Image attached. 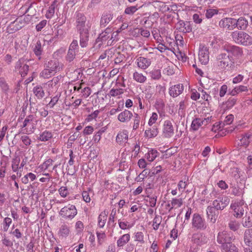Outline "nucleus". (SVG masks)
I'll return each mask as SVG.
<instances>
[{
  "instance_id": "nucleus-1",
  "label": "nucleus",
  "mask_w": 252,
  "mask_h": 252,
  "mask_svg": "<svg viewBox=\"0 0 252 252\" xmlns=\"http://www.w3.org/2000/svg\"><path fill=\"white\" fill-rule=\"evenodd\" d=\"M233 240V234L225 230L219 232L217 237V241L220 245V249L224 252H237V247L232 243Z\"/></svg>"
},
{
  "instance_id": "nucleus-2",
  "label": "nucleus",
  "mask_w": 252,
  "mask_h": 252,
  "mask_svg": "<svg viewBox=\"0 0 252 252\" xmlns=\"http://www.w3.org/2000/svg\"><path fill=\"white\" fill-rule=\"evenodd\" d=\"M216 64L221 69L229 70L234 67V61L229 55L220 53L217 58Z\"/></svg>"
},
{
  "instance_id": "nucleus-3",
  "label": "nucleus",
  "mask_w": 252,
  "mask_h": 252,
  "mask_svg": "<svg viewBox=\"0 0 252 252\" xmlns=\"http://www.w3.org/2000/svg\"><path fill=\"white\" fill-rule=\"evenodd\" d=\"M233 40L236 43L244 46L252 44V37L247 33L243 31H235L232 32Z\"/></svg>"
},
{
  "instance_id": "nucleus-4",
  "label": "nucleus",
  "mask_w": 252,
  "mask_h": 252,
  "mask_svg": "<svg viewBox=\"0 0 252 252\" xmlns=\"http://www.w3.org/2000/svg\"><path fill=\"white\" fill-rule=\"evenodd\" d=\"M230 207L234 211L233 215L236 218H241L244 215L245 209L247 208L243 199L233 201Z\"/></svg>"
},
{
  "instance_id": "nucleus-5",
  "label": "nucleus",
  "mask_w": 252,
  "mask_h": 252,
  "mask_svg": "<svg viewBox=\"0 0 252 252\" xmlns=\"http://www.w3.org/2000/svg\"><path fill=\"white\" fill-rule=\"evenodd\" d=\"M37 121L32 115L28 116L24 121L23 126H21L23 133L30 134L33 133L36 128Z\"/></svg>"
},
{
  "instance_id": "nucleus-6",
  "label": "nucleus",
  "mask_w": 252,
  "mask_h": 252,
  "mask_svg": "<svg viewBox=\"0 0 252 252\" xmlns=\"http://www.w3.org/2000/svg\"><path fill=\"white\" fill-rule=\"evenodd\" d=\"M77 213V209L74 205H68L63 208L60 212V215L65 219H72Z\"/></svg>"
},
{
  "instance_id": "nucleus-7",
  "label": "nucleus",
  "mask_w": 252,
  "mask_h": 252,
  "mask_svg": "<svg viewBox=\"0 0 252 252\" xmlns=\"http://www.w3.org/2000/svg\"><path fill=\"white\" fill-rule=\"evenodd\" d=\"M192 228L197 230H204L206 228L205 220L198 214H194L192 220Z\"/></svg>"
},
{
  "instance_id": "nucleus-8",
  "label": "nucleus",
  "mask_w": 252,
  "mask_h": 252,
  "mask_svg": "<svg viewBox=\"0 0 252 252\" xmlns=\"http://www.w3.org/2000/svg\"><path fill=\"white\" fill-rule=\"evenodd\" d=\"M230 199L227 196H219L214 200L213 206L217 210H223L229 203Z\"/></svg>"
},
{
  "instance_id": "nucleus-9",
  "label": "nucleus",
  "mask_w": 252,
  "mask_h": 252,
  "mask_svg": "<svg viewBox=\"0 0 252 252\" xmlns=\"http://www.w3.org/2000/svg\"><path fill=\"white\" fill-rule=\"evenodd\" d=\"M223 48L229 56L231 55L236 57H239L243 54L242 48L236 45H225Z\"/></svg>"
},
{
  "instance_id": "nucleus-10",
  "label": "nucleus",
  "mask_w": 252,
  "mask_h": 252,
  "mask_svg": "<svg viewBox=\"0 0 252 252\" xmlns=\"http://www.w3.org/2000/svg\"><path fill=\"white\" fill-rule=\"evenodd\" d=\"M15 69L19 70L21 76H25L29 70V66L23 59H19L16 63Z\"/></svg>"
},
{
  "instance_id": "nucleus-11",
  "label": "nucleus",
  "mask_w": 252,
  "mask_h": 252,
  "mask_svg": "<svg viewBox=\"0 0 252 252\" xmlns=\"http://www.w3.org/2000/svg\"><path fill=\"white\" fill-rule=\"evenodd\" d=\"M63 66V64L56 60H50L45 63V67L54 73L62 69Z\"/></svg>"
},
{
  "instance_id": "nucleus-12",
  "label": "nucleus",
  "mask_w": 252,
  "mask_h": 252,
  "mask_svg": "<svg viewBox=\"0 0 252 252\" xmlns=\"http://www.w3.org/2000/svg\"><path fill=\"white\" fill-rule=\"evenodd\" d=\"M198 58L200 62L202 64H206L208 63L209 60V50L207 47L204 45H200Z\"/></svg>"
},
{
  "instance_id": "nucleus-13",
  "label": "nucleus",
  "mask_w": 252,
  "mask_h": 252,
  "mask_svg": "<svg viewBox=\"0 0 252 252\" xmlns=\"http://www.w3.org/2000/svg\"><path fill=\"white\" fill-rule=\"evenodd\" d=\"M26 21L21 18H17L14 21L11 22L8 27L9 32H14L20 30L25 24Z\"/></svg>"
},
{
  "instance_id": "nucleus-14",
  "label": "nucleus",
  "mask_w": 252,
  "mask_h": 252,
  "mask_svg": "<svg viewBox=\"0 0 252 252\" xmlns=\"http://www.w3.org/2000/svg\"><path fill=\"white\" fill-rule=\"evenodd\" d=\"M174 134V127L169 120L164 122L163 126V134L166 138L171 137Z\"/></svg>"
},
{
  "instance_id": "nucleus-15",
  "label": "nucleus",
  "mask_w": 252,
  "mask_h": 252,
  "mask_svg": "<svg viewBox=\"0 0 252 252\" xmlns=\"http://www.w3.org/2000/svg\"><path fill=\"white\" fill-rule=\"evenodd\" d=\"M220 27L228 30H233L235 29V19L225 18L221 19L219 23Z\"/></svg>"
},
{
  "instance_id": "nucleus-16",
  "label": "nucleus",
  "mask_w": 252,
  "mask_h": 252,
  "mask_svg": "<svg viewBox=\"0 0 252 252\" xmlns=\"http://www.w3.org/2000/svg\"><path fill=\"white\" fill-rule=\"evenodd\" d=\"M206 212L208 219L211 222L215 223L219 214V211L213 206H209L206 209Z\"/></svg>"
},
{
  "instance_id": "nucleus-17",
  "label": "nucleus",
  "mask_w": 252,
  "mask_h": 252,
  "mask_svg": "<svg viewBox=\"0 0 252 252\" xmlns=\"http://www.w3.org/2000/svg\"><path fill=\"white\" fill-rule=\"evenodd\" d=\"M112 32V30L111 28L108 27L106 28L104 32H102L100 34H99V36L97 38L96 40V42L99 43V46H100L106 40L109 39L111 33Z\"/></svg>"
},
{
  "instance_id": "nucleus-18",
  "label": "nucleus",
  "mask_w": 252,
  "mask_h": 252,
  "mask_svg": "<svg viewBox=\"0 0 252 252\" xmlns=\"http://www.w3.org/2000/svg\"><path fill=\"white\" fill-rule=\"evenodd\" d=\"M86 18L85 15L81 13H78L76 15L77 29L78 31L88 30L85 27Z\"/></svg>"
},
{
  "instance_id": "nucleus-19",
  "label": "nucleus",
  "mask_w": 252,
  "mask_h": 252,
  "mask_svg": "<svg viewBox=\"0 0 252 252\" xmlns=\"http://www.w3.org/2000/svg\"><path fill=\"white\" fill-rule=\"evenodd\" d=\"M80 45L82 48L86 47L89 40V33L88 30L79 31Z\"/></svg>"
},
{
  "instance_id": "nucleus-20",
  "label": "nucleus",
  "mask_w": 252,
  "mask_h": 252,
  "mask_svg": "<svg viewBox=\"0 0 252 252\" xmlns=\"http://www.w3.org/2000/svg\"><path fill=\"white\" fill-rule=\"evenodd\" d=\"M184 86L182 84H177L172 86L169 89V94L170 96L175 97L182 93Z\"/></svg>"
},
{
  "instance_id": "nucleus-21",
  "label": "nucleus",
  "mask_w": 252,
  "mask_h": 252,
  "mask_svg": "<svg viewBox=\"0 0 252 252\" xmlns=\"http://www.w3.org/2000/svg\"><path fill=\"white\" fill-rule=\"evenodd\" d=\"M133 117L132 113L127 110H125L118 115V119L121 122H127L130 121Z\"/></svg>"
},
{
  "instance_id": "nucleus-22",
  "label": "nucleus",
  "mask_w": 252,
  "mask_h": 252,
  "mask_svg": "<svg viewBox=\"0 0 252 252\" xmlns=\"http://www.w3.org/2000/svg\"><path fill=\"white\" fill-rule=\"evenodd\" d=\"M248 21L244 17H240L237 20L235 19V28L237 27L238 29L244 30L248 26Z\"/></svg>"
},
{
  "instance_id": "nucleus-23",
  "label": "nucleus",
  "mask_w": 252,
  "mask_h": 252,
  "mask_svg": "<svg viewBox=\"0 0 252 252\" xmlns=\"http://www.w3.org/2000/svg\"><path fill=\"white\" fill-rule=\"evenodd\" d=\"M137 64L139 68L145 69L150 65L151 61L147 58L139 57L137 60Z\"/></svg>"
},
{
  "instance_id": "nucleus-24",
  "label": "nucleus",
  "mask_w": 252,
  "mask_h": 252,
  "mask_svg": "<svg viewBox=\"0 0 252 252\" xmlns=\"http://www.w3.org/2000/svg\"><path fill=\"white\" fill-rule=\"evenodd\" d=\"M113 19V15L106 14L103 15L100 19V25L101 27H105Z\"/></svg>"
},
{
  "instance_id": "nucleus-25",
  "label": "nucleus",
  "mask_w": 252,
  "mask_h": 252,
  "mask_svg": "<svg viewBox=\"0 0 252 252\" xmlns=\"http://www.w3.org/2000/svg\"><path fill=\"white\" fill-rule=\"evenodd\" d=\"M33 93L34 95L38 99H41L45 95L44 90L40 86H36L34 87L33 89Z\"/></svg>"
},
{
  "instance_id": "nucleus-26",
  "label": "nucleus",
  "mask_w": 252,
  "mask_h": 252,
  "mask_svg": "<svg viewBox=\"0 0 252 252\" xmlns=\"http://www.w3.org/2000/svg\"><path fill=\"white\" fill-rule=\"evenodd\" d=\"M127 139L128 134L126 131L119 132L116 138V142L119 144L126 142Z\"/></svg>"
},
{
  "instance_id": "nucleus-27",
  "label": "nucleus",
  "mask_w": 252,
  "mask_h": 252,
  "mask_svg": "<svg viewBox=\"0 0 252 252\" xmlns=\"http://www.w3.org/2000/svg\"><path fill=\"white\" fill-rule=\"evenodd\" d=\"M245 243L248 246L252 245V229H247L244 236Z\"/></svg>"
},
{
  "instance_id": "nucleus-28",
  "label": "nucleus",
  "mask_w": 252,
  "mask_h": 252,
  "mask_svg": "<svg viewBox=\"0 0 252 252\" xmlns=\"http://www.w3.org/2000/svg\"><path fill=\"white\" fill-rule=\"evenodd\" d=\"M130 235L129 234H126L122 235L117 242V246L119 247H121L126 244L130 240Z\"/></svg>"
},
{
  "instance_id": "nucleus-29",
  "label": "nucleus",
  "mask_w": 252,
  "mask_h": 252,
  "mask_svg": "<svg viewBox=\"0 0 252 252\" xmlns=\"http://www.w3.org/2000/svg\"><path fill=\"white\" fill-rule=\"evenodd\" d=\"M248 91V88L246 86L240 85L238 87L234 88L232 91L229 92V94L234 96L240 93L247 92Z\"/></svg>"
},
{
  "instance_id": "nucleus-30",
  "label": "nucleus",
  "mask_w": 252,
  "mask_h": 252,
  "mask_svg": "<svg viewBox=\"0 0 252 252\" xmlns=\"http://www.w3.org/2000/svg\"><path fill=\"white\" fill-rule=\"evenodd\" d=\"M70 230L69 227L65 224L61 225L58 234L63 237H66L69 234Z\"/></svg>"
},
{
  "instance_id": "nucleus-31",
  "label": "nucleus",
  "mask_w": 252,
  "mask_h": 252,
  "mask_svg": "<svg viewBox=\"0 0 252 252\" xmlns=\"http://www.w3.org/2000/svg\"><path fill=\"white\" fill-rule=\"evenodd\" d=\"M53 137L51 132L45 130L41 133L39 135L38 139L41 141H47Z\"/></svg>"
},
{
  "instance_id": "nucleus-32",
  "label": "nucleus",
  "mask_w": 252,
  "mask_h": 252,
  "mask_svg": "<svg viewBox=\"0 0 252 252\" xmlns=\"http://www.w3.org/2000/svg\"><path fill=\"white\" fill-rule=\"evenodd\" d=\"M133 78L135 81L141 83L145 82L147 79L145 76L137 71L133 73Z\"/></svg>"
},
{
  "instance_id": "nucleus-33",
  "label": "nucleus",
  "mask_w": 252,
  "mask_h": 252,
  "mask_svg": "<svg viewBox=\"0 0 252 252\" xmlns=\"http://www.w3.org/2000/svg\"><path fill=\"white\" fill-rule=\"evenodd\" d=\"M158 129L156 127H154L153 128H149L145 130V136L148 138H152L156 136L158 134Z\"/></svg>"
},
{
  "instance_id": "nucleus-34",
  "label": "nucleus",
  "mask_w": 252,
  "mask_h": 252,
  "mask_svg": "<svg viewBox=\"0 0 252 252\" xmlns=\"http://www.w3.org/2000/svg\"><path fill=\"white\" fill-rule=\"evenodd\" d=\"M42 48L41 43L40 41H37L35 46L33 49V52L35 55L38 57V59L40 60L41 57L40 56L42 53Z\"/></svg>"
},
{
  "instance_id": "nucleus-35",
  "label": "nucleus",
  "mask_w": 252,
  "mask_h": 252,
  "mask_svg": "<svg viewBox=\"0 0 252 252\" xmlns=\"http://www.w3.org/2000/svg\"><path fill=\"white\" fill-rule=\"evenodd\" d=\"M57 6V1L55 0L49 7L48 11L46 13V17L47 18H51L55 13V9Z\"/></svg>"
},
{
  "instance_id": "nucleus-36",
  "label": "nucleus",
  "mask_w": 252,
  "mask_h": 252,
  "mask_svg": "<svg viewBox=\"0 0 252 252\" xmlns=\"http://www.w3.org/2000/svg\"><path fill=\"white\" fill-rule=\"evenodd\" d=\"M240 223L236 220H231L228 223L229 228L233 231H236L240 228Z\"/></svg>"
},
{
  "instance_id": "nucleus-37",
  "label": "nucleus",
  "mask_w": 252,
  "mask_h": 252,
  "mask_svg": "<svg viewBox=\"0 0 252 252\" xmlns=\"http://www.w3.org/2000/svg\"><path fill=\"white\" fill-rule=\"evenodd\" d=\"M231 194L235 196H239L241 194V190L239 187L235 184H230Z\"/></svg>"
},
{
  "instance_id": "nucleus-38",
  "label": "nucleus",
  "mask_w": 252,
  "mask_h": 252,
  "mask_svg": "<svg viewBox=\"0 0 252 252\" xmlns=\"http://www.w3.org/2000/svg\"><path fill=\"white\" fill-rule=\"evenodd\" d=\"M252 138V135L251 133H246L240 139L241 144L244 146H248Z\"/></svg>"
},
{
  "instance_id": "nucleus-39",
  "label": "nucleus",
  "mask_w": 252,
  "mask_h": 252,
  "mask_svg": "<svg viewBox=\"0 0 252 252\" xmlns=\"http://www.w3.org/2000/svg\"><path fill=\"white\" fill-rule=\"evenodd\" d=\"M182 23L183 24V26L179 27V30L181 32L187 33L189 32L192 31V28L189 22L186 21L185 22H182Z\"/></svg>"
},
{
  "instance_id": "nucleus-40",
  "label": "nucleus",
  "mask_w": 252,
  "mask_h": 252,
  "mask_svg": "<svg viewBox=\"0 0 252 252\" xmlns=\"http://www.w3.org/2000/svg\"><path fill=\"white\" fill-rule=\"evenodd\" d=\"M202 120L200 118H195L194 119L191 125V128L193 130H197L200 127V126H202Z\"/></svg>"
},
{
  "instance_id": "nucleus-41",
  "label": "nucleus",
  "mask_w": 252,
  "mask_h": 252,
  "mask_svg": "<svg viewBox=\"0 0 252 252\" xmlns=\"http://www.w3.org/2000/svg\"><path fill=\"white\" fill-rule=\"evenodd\" d=\"M20 162V158L18 156L15 157L12 160V169L13 172H17L19 169V164Z\"/></svg>"
},
{
  "instance_id": "nucleus-42",
  "label": "nucleus",
  "mask_w": 252,
  "mask_h": 252,
  "mask_svg": "<svg viewBox=\"0 0 252 252\" xmlns=\"http://www.w3.org/2000/svg\"><path fill=\"white\" fill-rule=\"evenodd\" d=\"M158 154V153L156 150L152 149L146 155V158L148 161H153L157 157Z\"/></svg>"
},
{
  "instance_id": "nucleus-43",
  "label": "nucleus",
  "mask_w": 252,
  "mask_h": 252,
  "mask_svg": "<svg viewBox=\"0 0 252 252\" xmlns=\"http://www.w3.org/2000/svg\"><path fill=\"white\" fill-rule=\"evenodd\" d=\"M182 204L183 199L182 198H173L171 201V206L170 208V210H172L175 207H180Z\"/></svg>"
},
{
  "instance_id": "nucleus-44",
  "label": "nucleus",
  "mask_w": 252,
  "mask_h": 252,
  "mask_svg": "<svg viewBox=\"0 0 252 252\" xmlns=\"http://www.w3.org/2000/svg\"><path fill=\"white\" fill-rule=\"evenodd\" d=\"M162 221V217L159 215H156L153 220V228L155 230H158Z\"/></svg>"
},
{
  "instance_id": "nucleus-45",
  "label": "nucleus",
  "mask_w": 252,
  "mask_h": 252,
  "mask_svg": "<svg viewBox=\"0 0 252 252\" xmlns=\"http://www.w3.org/2000/svg\"><path fill=\"white\" fill-rule=\"evenodd\" d=\"M63 78L62 75H59L54 77L52 80L48 82V85L52 88L55 87Z\"/></svg>"
},
{
  "instance_id": "nucleus-46",
  "label": "nucleus",
  "mask_w": 252,
  "mask_h": 252,
  "mask_svg": "<svg viewBox=\"0 0 252 252\" xmlns=\"http://www.w3.org/2000/svg\"><path fill=\"white\" fill-rule=\"evenodd\" d=\"M124 93V89L122 88L118 89H112L109 92V95L111 96H116Z\"/></svg>"
},
{
  "instance_id": "nucleus-47",
  "label": "nucleus",
  "mask_w": 252,
  "mask_h": 252,
  "mask_svg": "<svg viewBox=\"0 0 252 252\" xmlns=\"http://www.w3.org/2000/svg\"><path fill=\"white\" fill-rule=\"evenodd\" d=\"M0 87L3 92L4 93H7L9 90L8 85L6 83L5 79L3 77L0 78Z\"/></svg>"
},
{
  "instance_id": "nucleus-48",
  "label": "nucleus",
  "mask_w": 252,
  "mask_h": 252,
  "mask_svg": "<svg viewBox=\"0 0 252 252\" xmlns=\"http://www.w3.org/2000/svg\"><path fill=\"white\" fill-rule=\"evenodd\" d=\"M12 223V220L10 218L6 217L4 218L3 223V228L2 230L4 232L7 231L10 224Z\"/></svg>"
},
{
  "instance_id": "nucleus-49",
  "label": "nucleus",
  "mask_w": 252,
  "mask_h": 252,
  "mask_svg": "<svg viewBox=\"0 0 252 252\" xmlns=\"http://www.w3.org/2000/svg\"><path fill=\"white\" fill-rule=\"evenodd\" d=\"M237 99L234 98H229L225 103L224 105L226 109L231 108L236 103Z\"/></svg>"
},
{
  "instance_id": "nucleus-50",
  "label": "nucleus",
  "mask_w": 252,
  "mask_h": 252,
  "mask_svg": "<svg viewBox=\"0 0 252 252\" xmlns=\"http://www.w3.org/2000/svg\"><path fill=\"white\" fill-rule=\"evenodd\" d=\"M76 52L72 51V50L68 49L67 55L66 56V60L68 62H71L75 58Z\"/></svg>"
},
{
  "instance_id": "nucleus-51",
  "label": "nucleus",
  "mask_w": 252,
  "mask_h": 252,
  "mask_svg": "<svg viewBox=\"0 0 252 252\" xmlns=\"http://www.w3.org/2000/svg\"><path fill=\"white\" fill-rule=\"evenodd\" d=\"M231 176L234 178L235 180H238L241 177L240 172L238 168H233L231 169Z\"/></svg>"
},
{
  "instance_id": "nucleus-52",
  "label": "nucleus",
  "mask_w": 252,
  "mask_h": 252,
  "mask_svg": "<svg viewBox=\"0 0 252 252\" xmlns=\"http://www.w3.org/2000/svg\"><path fill=\"white\" fill-rule=\"evenodd\" d=\"M152 78L158 80L160 78L161 75L160 70L159 69L154 70L150 72Z\"/></svg>"
},
{
  "instance_id": "nucleus-53",
  "label": "nucleus",
  "mask_w": 252,
  "mask_h": 252,
  "mask_svg": "<svg viewBox=\"0 0 252 252\" xmlns=\"http://www.w3.org/2000/svg\"><path fill=\"white\" fill-rule=\"evenodd\" d=\"M80 93L81 97L87 98L91 94V90L89 87H85L83 89H81Z\"/></svg>"
},
{
  "instance_id": "nucleus-54",
  "label": "nucleus",
  "mask_w": 252,
  "mask_h": 252,
  "mask_svg": "<svg viewBox=\"0 0 252 252\" xmlns=\"http://www.w3.org/2000/svg\"><path fill=\"white\" fill-rule=\"evenodd\" d=\"M134 119L133 126V129L136 130L137 129L139 126V123L140 121V117L136 113H134Z\"/></svg>"
},
{
  "instance_id": "nucleus-55",
  "label": "nucleus",
  "mask_w": 252,
  "mask_h": 252,
  "mask_svg": "<svg viewBox=\"0 0 252 252\" xmlns=\"http://www.w3.org/2000/svg\"><path fill=\"white\" fill-rule=\"evenodd\" d=\"M158 9L161 12L164 13L169 11V6L164 2H160L158 3Z\"/></svg>"
},
{
  "instance_id": "nucleus-56",
  "label": "nucleus",
  "mask_w": 252,
  "mask_h": 252,
  "mask_svg": "<svg viewBox=\"0 0 252 252\" xmlns=\"http://www.w3.org/2000/svg\"><path fill=\"white\" fill-rule=\"evenodd\" d=\"M218 12V10L215 9H209L206 10L205 16L207 18H211L214 15L217 14Z\"/></svg>"
},
{
  "instance_id": "nucleus-57",
  "label": "nucleus",
  "mask_w": 252,
  "mask_h": 252,
  "mask_svg": "<svg viewBox=\"0 0 252 252\" xmlns=\"http://www.w3.org/2000/svg\"><path fill=\"white\" fill-rule=\"evenodd\" d=\"M198 251V245L193 244L187 246L185 249L186 252H197Z\"/></svg>"
},
{
  "instance_id": "nucleus-58",
  "label": "nucleus",
  "mask_w": 252,
  "mask_h": 252,
  "mask_svg": "<svg viewBox=\"0 0 252 252\" xmlns=\"http://www.w3.org/2000/svg\"><path fill=\"white\" fill-rule=\"evenodd\" d=\"M60 195L63 197H65L69 194V190L66 187H62L59 189Z\"/></svg>"
},
{
  "instance_id": "nucleus-59",
  "label": "nucleus",
  "mask_w": 252,
  "mask_h": 252,
  "mask_svg": "<svg viewBox=\"0 0 252 252\" xmlns=\"http://www.w3.org/2000/svg\"><path fill=\"white\" fill-rule=\"evenodd\" d=\"M137 10L136 6H131L127 7L125 9V13L128 15L133 14Z\"/></svg>"
},
{
  "instance_id": "nucleus-60",
  "label": "nucleus",
  "mask_w": 252,
  "mask_h": 252,
  "mask_svg": "<svg viewBox=\"0 0 252 252\" xmlns=\"http://www.w3.org/2000/svg\"><path fill=\"white\" fill-rule=\"evenodd\" d=\"M243 225L244 227L248 228L252 226V216L246 217L243 222Z\"/></svg>"
},
{
  "instance_id": "nucleus-61",
  "label": "nucleus",
  "mask_w": 252,
  "mask_h": 252,
  "mask_svg": "<svg viewBox=\"0 0 252 252\" xmlns=\"http://www.w3.org/2000/svg\"><path fill=\"white\" fill-rule=\"evenodd\" d=\"M224 124L220 122H217L215 124L213 125L212 127V131L214 132H217L218 130H220L222 129V127Z\"/></svg>"
},
{
  "instance_id": "nucleus-62",
  "label": "nucleus",
  "mask_w": 252,
  "mask_h": 252,
  "mask_svg": "<svg viewBox=\"0 0 252 252\" xmlns=\"http://www.w3.org/2000/svg\"><path fill=\"white\" fill-rule=\"evenodd\" d=\"M135 240L140 242L141 243L143 244L144 243V235L141 232H138L135 233Z\"/></svg>"
},
{
  "instance_id": "nucleus-63",
  "label": "nucleus",
  "mask_w": 252,
  "mask_h": 252,
  "mask_svg": "<svg viewBox=\"0 0 252 252\" xmlns=\"http://www.w3.org/2000/svg\"><path fill=\"white\" fill-rule=\"evenodd\" d=\"M21 139L23 144L26 146H30L32 143L31 139L28 136L26 135L22 136Z\"/></svg>"
},
{
  "instance_id": "nucleus-64",
  "label": "nucleus",
  "mask_w": 252,
  "mask_h": 252,
  "mask_svg": "<svg viewBox=\"0 0 252 252\" xmlns=\"http://www.w3.org/2000/svg\"><path fill=\"white\" fill-rule=\"evenodd\" d=\"M53 74H54V73L52 72L50 70H48L47 67H45L41 72V76L45 78H48Z\"/></svg>"
}]
</instances>
